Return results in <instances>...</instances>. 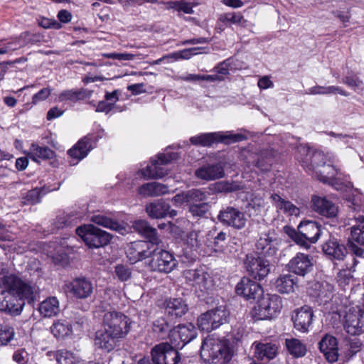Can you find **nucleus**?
Returning <instances> with one entry per match:
<instances>
[{"label":"nucleus","mask_w":364,"mask_h":364,"mask_svg":"<svg viewBox=\"0 0 364 364\" xmlns=\"http://www.w3.org/2000/svg\"><path fill=\"white\" fill-rule=\"evenodd\" d=\"M19 298L33 300V288L0 266V311L18 315L22 311Z\"/></svg>","instance_id":"f257e3e1"},{"label":"nucleus","mask_w":364,"mask_h":364,"mask_svg":"<svg viewBox=\"0 0 364 364\" xmlns=\"http://www.w3.org/2000/svg\"><path fill=\"white\" fill-rule=\"evenodd\" d=\"M333 154H325L321 151L313 150L306 146H300L297 149L296 159L304 168L314 176L328 162L329 156Z\"/></svg>","instance_id":"f03ea898"},{"label":"nucleus","mask_w":364,"mask_h":364,"mask_svg":"<svg viewBox=\"0 0 364 364\" xmlns=\"http://www.w3.org/2000/svg\"><path fill=\"white\" fill-rule=\"evenodd\" d=\"M282 308V302L277 294L262 295L252 311V316L257 320H270L277 317Z\"/></svg>","instance_id":"7ed1b4c3"},{"label":"nucleus","mask_w":364,"mask_h":364,"mask_svg":"<svg viewBox=\"0 0 364 364\" xmlns=\"http://www.w3.org/2000/svg\"><path fill=\"white\" fill-rule=\"evenodd\" d=\"M76 234L90 248H99L109 243L112 235L93 225L88 224L78 227Z\"/></svg>","instance_id":"20e7f679"},{"label":"nucleus","mask_w":364,"mask_h":364,"mask_svg":"<svg viewBox=\"0 0 364 364\" xmlns=\"http://www.w3.org/2000/svg\"><path fill=\"white\" fill-rule=\"evenodd\" d=\"M104 328L118 339L124 338L130 331V319L118 311H107L103 315Z\"/></svg>","instance_id":"39448f33"},{"label":"nucleus","mask_w":364,"mask_h":364,"mask_svg":"<svg viewBox=\"0 0 364 364\" xmlns=\"http://www.w3.org/2000/svg\"><path fill=\"white\" fill-rule=\"evenodd\" d=\"M355 220L360 224L350 227V235L348 241V248L353 257L354 264L359 263L358 259H364V215L355 216Z\"/></svg>","instance_id":"423d86ee"},{"label":"nucleus","mask_w":364,"mask_h":364,"mask_svg":"<svg viewBox=\"0 0 364 364\" xmlns=\"http://www.w3.org/2000/svg\"><path fill=\"white\" fill-rule=\"evenodd\" d=\"M228 311L225 306H220L206 311L198 318V328L203 331L210 332L228 321Z\"/></svg>","instance_id":"0eeeda50"},{"label":"nucleus","mask_w":364,"mask_h":364,"mask_svg":"<svg viewBox=\"0 0 364 364\" xmlns=\"http://www.w3.org/2000/svg\"><path fill=\"white\" fill-rule=\"evenodd\" d=\"M151 259L149 262V267L153 271L169 273L172 272L178 264L174 256L166 250L159 249L154 245L152 249Z\"/></svg>","instance_id":"6e6552de"},{"label":"nucleus","mask_w":364,"mask_h":364,"mask_svg":"<svg viewBox=\"0 0 364 364\" xmlns=\"http://www.w3.org/2000/svg\"><path fill=\"white\" fill-rule=\"evenodd\" d=\"M177 159L178 154L176 153L160 154L156 159L151 160V165H148L145 168L139 170L138 174L146 179L162 178L167 174V171L161 167V166Z\"/></svg>","instance_id":"1a4fd4ad"},{"label":"nucleus","mask_w":364,"mask_h":364,"mask_svg":"<svg viewBox=\"0 0 364 364\" xmlns=\"http://www.w3.org/2000/svg\"><path fill=\"white\" fill-rule=\"evenodd\" d=\"M183 274L186 283L194 287L196 291H200L204 294L208 293L214 287L212 277L203 270L186 269Z\"/></svg>","instance_id":"9d476101"},{"label":"nucleus","mask_w":364,"mask_h":364,"mask_svg":"<svg viewBox=\"0 0 364 364\" xmlns=\"http://www.w3.org/2000/svg\"><path fill=\"white\" fill-rule=\"evenodd\" d=\"M343 326L346 332L352 336L360 335L364 332V304L363 306H356L347 311Z\"/></svg>","instance_id":"9b49d317"},{"label":"nucleus","mask_w":364,"mask_h":364,"mask_svg":"<svg viewBox=\"0 0 364 364\" xmlns=\"http://www.w3.org/2000/svg\"><path fill=\"white\" fill-rule=\"evenodd\" d=\"M176 347L168 343H161L151 350L152 360L155 364H178L181 360Z\"/></svg>","instance_id":"f8f14e48"},{"label":"nucleus","mask_w":364,"mask_h":364,"mask_svg":"<svg viewBox=\"0 0 364 364\" xmlns=\"http://www.w3.org/2000/svg\"><path fill=\"white\" fill-rule=\"evenodd\" d=\"M218 219L223 225L237 230L244 228L247 222L245 213L232 206H227L220 210Z\"/></svg>","instance_id":"ddd939ff"},{"label":"nucleus","mask_w":364,"mask_h":364,"mask_svg":"<svg viewBox=\"0 0 364 364\" xmlns=\"http://www.w3.org/2000/svg\"><path fill=\"white\" fill-rule=\"evenodd\" d=\"M244 264L247 272L255 279H263L270 271L269 262L254 254L247 255Z\"/></svg>","instance_id":"4468645a"},{"label":"nucleus","mask_w":364,"mask_h":364,"mask_svg":"<svg viewBox=\"0 0 364 364\" xmlns=\"http://www.w3.org/2000/svg\"><path fill=\"white\" fill-rule=\"evenodd\" d=\"M197 336L196 327L191 323L178 325L170 333V340L176 348H182Z\"/></svg>","instance_id":"2eb2a0df"},{"label":"nucleus","mask_w":364,"mask_h":364,"mask_svg":"<svg viewBox=\"0 0 364 364\" xmlns=\"http://www.w3.org/2000/svg\"><path fill=\"white\" fill-rule=\"evenodd\" d=\"M224 350V344L218 339L207 338L203 342L200 357L205 362L214 363L222 356Z\"/></svg>","instance_id":"dca6fc26"},{"label":"nucleus","mask_w":364,"mask_h":364,"mask_svg":"<svg viewBox=\"0 0 364 364\" xmlns=\"http://www.w3.org/2000/svg\"><path fill=\"white\" fill-rule=\"evenodd\" d=\"M66 287L74 297L81 299L90 296L94 289L92 281L83 277L75 278Z\"/></svg>","instance_id":"f3484780"},{"label":"nucleus","mask_w":364,"mask_h":364,"mask_svg":"<svg viewBox=\"0 0 364 364\" xmlns=\"http://www.w3.org/2000/svg\"><path fill=\"white\" fill-rule=\"evenodd\" d=\"M155 244L146 241H135L131 242L127 250V255L132 263L142 260L151 255Z\"/></svg>","instance_id":"a211bd4d"},{"label":"nucleus","mask_w":364,"mask_h":364,"mask_svg":"<svg viewBox=\"0 0 364 364\" xmlns=\"http://www.w3.org/2000/svg\"><path fill=\"white\" fill-rule=\"evenodd\" d=\"M337 161L334 155L329 156L327 164H324L314 176L325 183L341 179L342 173L336 164Z\"/></svg>","instance_id":"6ab92c4d"},{"label":"nucleus","mask_w":364,"mask_h":364,"mask_svg":"<svg viewBox=\"0 0 364 364\" xmlns=\"http://www.w3.org/2000/svg\"><path fill=\"white\" fill-rule=\"evenodd\" d=\"M235 291L247 299H259L264 293L260 284L247 277H242L235 287Z\"/></svg>","instance_id":"aec40b11"},{"label":"nucleus","mask_w":364,"mask_h":364,"mask_svg":"<svg viewBox=\"0 0 364 364\" xmlns=\"http://www.w3.org/2000/svg\"><path fill=\"white\" fill-rule=\"evenodd\" d=\"M146 211L150 218L156 219L167 216L174 218L177 215V211L171 209L170 204L163 199L154 200L146 205Z\"/></svg>","instance_id":"412c9836"},{"label":"nucleus","mask_w":364,"mask_h":364,"mask_svg":"<svg viewBox=\"0 0 364 364\" xmlns=\"http://www.w3.org/2000/svg\"><path fill=\"white\" fill-rule=\"evenodd\" d=\"M278 241L274 237L273 234L264 232L259 234L257 240L255 247L257 252L264 256H273L277 252Z\"/></svg>","instance_id":"4be33fe9"},{"label":"nucleus","mask_w":364,"mask_h":364,"mask_svg":"<svg viewBox=\"0 0 364 364\" xmlns=\"http://www.w3.org/2000/svg\"><path fill=\"white\" fill-rule=\"evenodd\" d=\"M288 266L291 272L304 276L312 269L313 258L310 255L299 252L289 261Z\"/></svg>","instance_id":"5701e85b"},{"label":"nucleus","mask_w":364,"mask_h":364,"mask_svg":"<svg viewBox=\"0 0 364 364\" xmlns=\"http://www.w3.org/2000/svg\"><path fill=\"white\" fill-rule=\"evenodd\" d=\"M313 311L309 306H304L294 311L292 316L294 328L301 332H306L312 323Z\"/></svg>","instance_id":"b1692460"},{"label":"nucleus","mask_w":364,"mask_h":364,"mask_svg":"<svg viewBox=\"0 0 364 364\" xmlns=\"http://www.w3.org/2000/svg\"><path fill=\"white\" fill-rule=\"evenodd\" d=\"M298 230L302 236V240L309 243H315L319 239L321 233V226L316 221L301 222L298 226Z\"/></svg>","instance_id":"393cba45"},{"label":"nucleus","mask_w":364,"mask_h":364,"mask_svg":"<svg viewBox=\"0 0 364 364\" xmlns=\"http://www.w3.org/2000/svg\"><path fill=\"white\" fill-rule=\"evenodd\" d=\"M313 209L319 215L326 218H334L338 214V207L325 197L313 196Z\"/></svg>","instance_id":"a878e982"},{"label":"nucleus","mask_w":364,"mask_h":364,"mask_svg":"<svg viewBox=\"0 0 364 364\" xmlns=\"http://www.w3.org/2000/svg\"><path fill=\"white\" fill-rule=\"evenodd\" d=\"M93 149V136L87 135L77 141V143L68 150V153L71 158L76 160V163L84 159Z\"/></svg>","instance_id":"bb28decb"},{"label":"nucleus","mask_w":364,"mask_h":364,"mask_svg":"<svg viewBox=\"0 0 364 364\" xmlns=\"http://www.w3.org/2000/svg\"><path fill=\"white\" fill-rule=\"evenodd\" d=\"M165 313L171 318H181L188 310V304L182 298H170L164 303Z\"/></svg>","instance_id":"cd10ccee"},{"label":"nucleus","mask_w":364,"mask_h":364,"mask_svg":"<svg viewBox=\"0 0 364 364\" xmlns=\"http://www.w3.org/2000/svg\"><path fill=\"white\" fill-rule=\"evenodd\" d=\"M119 341V339L104 328L95 333L94 345L99 349L110 352L117 346Z\"/></svg>","instance_id":"c85d7f7f"},{"label":"nucleus","mask_w":364,"mask_h":364,"mask_svg":"<svg viewBox=\"0 0 364 364\" xmlns=\"http://www.w3.org/2000/svg\"><path fill=\"white\" fill-rule=\"evenodd\" d=\"M225 171L220 164H213L203 165L195 171V176L201 180L213 181L223 178Z\"/></svg>","instance_id":"c756f323"},{"label":"nucleus","mask_w":364,"mask_h":364,"mask_svg":"<svg viewBox=\"0 0 364 364\" xmlns=\"http://www.w3.org/2000/svg\"><path fill=\"white\" fill-rule=\"evenodd\" d=\"M255 356L258 360L267 359L272 363L277 361L274 360L278 353V346L272 343L255 342L253 343ZM272 363V362L270 363Z\"/></svg>","instance_id":"7c9ffc66"},{"label":"nucleus","mask_w":364,"mask_h":364,"mask_svg":"<svg viewBox=\"0 0 364 364\" xmlns=\"http://www.w3.org/2000/svg\"><path fill=\"white\" fill-rule=\"evenodd\" d=\"M320 350L328 362L333 363L338 360V343L335 337L325 336L318 343Z\"/></svg>","instance_id":"2f4dec72"},{"label":"nucleus","mask_w":364,"mask_h":364,"mask_svg":"<svg viewBox=\"0 0 364 364\" xmlns=\"http://www.w3.org/2000/svg\"><path fill=\"white\" fill-rule=\"evenodd\" d=\"M322 250L326 255L337 260L343 259L347 254L346 247L340 244L336 238H330L325 242L322 245Z\"/></svg>","instance_id":"473e14b6"},{"label":"nucleus","mask_w":364,"mask_h":364,"mask_svg":"<svg viewBox=\"0 0 364 364\" xmlns=\"http://www.w3.org/2000/svg\"><path fill=\"white\" fill-rule=\"evenodd\" d=\"M133 228L136 232L148 239V242L155 245H159L161 242L156 230L151 227L146 221L142 220H136L134 222Z\"/></svg>","instance_id":"72a5a7b5"},{"label":"nucleus","mask_w":364,"mask_h":364,"mask_svg":"<svg viewBox=\"0 0 364 364\" xmlns=\"http://www.w3.org/2000/svg\"><path fill=\"white\" fill-rule=\"evenodd\" d=\"M38 311L44 318H50L58 315L60 311L58 299L55 296L46 298L39 304Z\"/></svg>","instance_id":"f704fd0d"},{"label":"nucleus","mask_w":364,"mask_h":364,"mask_svg":"<svg viewBox=\"0 0 364 364\" xmlns=\"http://www.w3.org/2000/svg\"><path fill=\"white\" fill-rule=\"evenodd\" d=\"M139 195L144 197H154L169 193L168 187L158 182L147 183L138 189Z\"/></svg>","instance_id":"c9c22d12"},{"label":"nucleus","mask_w":364,"mask_h":364,"mask_svg":"<svg viewBox=\"0 0 364 364\" xmlns=\"http://www.w3.org/2000/svg\"><path fill=\"white\" fill-rule=\"evenodd\" d=\"M92 94V91L87 89H72L62 92L58 96L60 102L70 101L75 102L78 100H82L90 98Z\"/></svg>","instance_id":"e433bc0d"},{"label":"nucleus","mask_w":364,"mask_h":364,"mask_svg":"<svg viewBox=\"0 0 364 364\" xmlns=\"http://www.w3.org/2000/svg\"><path fill=\"white\" fill-rule=\"evenodd\" d=\"M272 204L277 209L282 210L289 215L299 216L300 210L290 201L283 199L280 196L274 193L270 197Z\"/></svg>","instance_id":"4c0bfd02"},{"label":"nucleus","mask_w":364,"mask_h":364,"mask_svg":"<svg viewBox=\"0 0 364 364\" xmlns=\"http://www.w3.org/2000/svg\"><path fill=\"white\" fill-rule=\"evenodd\" d=\"M221 134L219 132L203 133L191 136L190 141L196 146H210L215 142L223 141Z\"/></svg>","instance_id":"58836bf2"},{"label":"nucleus","mask_w":364,"mask_h":364,"mask_svg":"<svg viewBox=\"0 0 364 364\" xmlns=\"http://www.w3.org/2000/svg\"><path fill=\"white\" fill-rule=\"evenodd\" d=\"M90 220L97 225L117 232L124 230L122 225L103 214L94 213L90 216Z\"/></svg>","instance_id":"ea45409f"},{"label":"nucleus","mask_w":364,"mask_h":364,"mask_svg":"<svg viewBox=\"0 0 364 364\" xmlns=\"http://www.w3.org/2000/svg\"><path fill=\"white\" fill-rule=\"evenodd\" d=\"M28 156L38 162L39 159H52L54 156V151L47 146L32 144L28 152Z\"/></svg>","instance_id":"a19ab883"},{"label":"nucleus","mask_w":364,"mask_h":364,"mask_svg":"<svg viewBox=\"0 0 364 364\" xmlns=\"http://www.w3.org/2000/svg\"><path fill=\"white\" fill-rule=\"evenodd\" d=\"M50 330L56 338H65L72 333V326L69 321L60 319L53 323Z\"/></svg>","instance_id":"79ce46f5"},{"label":"nucleus","mask_w":364,"mask_h":364,"mask_svg":"<svg viewBox=\"0 0 364 364\" xmlns=\"http://www.w3.org/2000/svg\"><path fill=\"white\" fill-rule=\"evenodd\" d=\"M296 278L289 274L281 275L275 282L276 289L282 294H289L294 291Z\"/></svg>","instance_id":"37998d69"},{"label":"nucleus","mask_w":364,"mask_h":364,"mask_svg":"<svg viewBox=\"0 0 364 364\" xmlns=\"http://www.w3.org/2000/svg\"><path fill=\"white\" fill-rule=\"evenodd\" d=\"M285 346L288 352L294 358L303 357L306 353L305 344L297 338H287Z\"/></svg>","instance_id":"c03bdc74"},{"label":"nucleus","mask_w":364,"mask_h":364,"mask_svg":"<svg viewBox=\"0 0 364 364\" xmlns=\"http://www.w3.org/2000/svg\"><path fill=\"white\" fill-rule=\"evenodd\" d=\"M219 21L224 23L237 24L245 26L247 20H245L240 13L230 12L223 14L219 17Z\"/></svg>","instance_id":"a18cd8bd"},{"label":"nucleus","mask_w":364,"mask_h":364,"mask_svg":"<svg viewBox=\"0 0 364 364\" xmlns=\"http://www.w3.org/2000/svg\"><path fill=\"white\" fill-rule=\"evenodd\" d=\"M203 237L200 233L192 231L188 233L186 239V244L194 251L200 252L203 245Z\"/></svg>","instance_id":"49530a36"},{"label":"nucleus","mask_w":364,"mask_h":364,"mask_svg":"<svg viewBox=\"0 0 364 364\" xmlns=\"http://www.w3.org/2000/svg\"><path fill=\"white\" fill-rule=\"evenodd\" d=\"M58 364H78L79 360L73 353L68 350H58L56 355Z\"/></svg>","instance_id":"de8ad7c7"},{"label":"nucleus","mask_w":364,"mask_h":364,"mask_svg":"<svg viewBox=\"0 0 364 364\" xmlns=\"http://www.w3.org/2000/svg\"><path fill=\"white\" fill-rule=\"evenodd\" d=\"M14 329L12 327L0 324V346H6L14 337Z\"/></svg>","instance_id":"09e8293b"},{"label":"nucleus","mask_w":364,"mask_h":364,"mask_svg":"<svg viewBox=\"0 0 364 364\" xmlns=\"http://www.w3.org/2000/svg\"><path fill=\"white\" fill-rule=\"evenodd\" d=\"M284 230L285 233H287L297 245L305 249H309L310 247V245H309L306 240H302V236H301L299 231L296 232L295 229L289 226H285Z\"/></svg>","instance_id":"8fccbe9b"},{"label":"nucleus","mask_w":364,"mask_h":364,"mask_svg":"<svg viewBox=\"0 0 364 364\" xmlns=\"http://www.w3.org/2000/svg\"><path fill=\"white\" fill-rule=\"evenodd\" d=\"M114 273L117 279L121 282H126L132 277V268L126 264H117L115 267Z\"/></svg>","instance_id":"3c124183"},{"label":"nucleus","mask_w":364,"mask_h":364,"mask_svg":"<svg viewBox=\"0 0 364 364\" xmlns=\"http://www.w3.org/2000/svg\"><path fill=\"white\" fill-rule=\"evenodd\" d=\"M77 218L68 214H62L57 217L55 221V227L61 229L77 223Z\"/></svg>","instance_id":"603ef678"},{"label":"nucleus","mask_w":364,"mask_h":364,"mask_svg":"<svg viewBox=\"0 0 364 364\" xmlns=\"http://www.w3.org/2000/svg\"><path fill=\"white\" fill-rule=\"evenodd\" d=\"M169 323L163 316L157 318L153 322L152 329L159 334H166L169 331Z\"/></svg>","instance_id":"864d4df0"},{"label":"nucleus","mask_w":364,"mask_h":364,"mask_svg":"<svg viewBox=\"0 0 364 364\" xmlns=\"http://www.w3.org/2000/svg\"><path fill=\"white\" fill-rule=\"evenodd\" d=\"M188 203L196 204L207 199V196L205 191L200 189H191L187 191Z\"/></svg>","instance_id":"5fc2aeb1"},{"label":"nucleus","mask_w":364,"mask_h":364,"mask_svg":"<svg viewBox=\"0 0 364 364\" xmlns=\"http://www.w3.org/2000/svg\"><path fill=\"white\" fill-rule=\"evenodd\" d=\"M197 48L183 49L182 50L172 53L168 54L170 59H173V60H178L180 59L188 60L191 58V56L197 54L196 50Z\"/></svg>","instance_id":"6e6d98bb"},{"label":"nucleus","mask_w":364,"mask_h":364,"mask_svg":"<svg viewBox=\"0 0 364 364\" xmlns=\"http://www.w3.org/2000/svg\"><path fill=\"white\" fill-rule=\"evenodd\" d=\"M209 205L207 203H200L198 204H191L189 210L193 216H204L208 211Z\"/></svg>","instance_id":"4d7b16f0"},{"label":"nucleus","mask_w":364,"mask_h":364,"mask_svg":"<svg viewBox=\"0 0 364 364\" xmlns=\"http://www.w3.org/2000/svg\"><path fill=\"white\" fill-rule=\"evenodd\" d=\"M30 355L26 348H18L14 351L12 359L18 364H26L29 361Z\"/></svg>","instance_id":"13d9d810"},{"label":"nucleus","mask_w":364,"mask_h":364,"mask_svg":"<svg viewBox=\"0 0 364 364\" xmlns=\"http://www.w3.org/2000/svg\"><path fill=\"white\" fill-rule=\"evenodd\" d=\"M343 83L353 88L354 90L360 89L363 85V82L356 75H346L342 80Z\"/></svg>","instance_id":"bf43d9fd"},{"label":"nucleus","mask_w":364,"mask_h":364,"mask_svg":"<svg viewBox=\"0 0 364 364\" xmlns=\"http://www.w3.org/2000/svg\"><path fill=\"white\" fill-rule=\"evenodd\" d=\"M170 8L178 11H183L185 14H193V8L191 4L183 1H173L170 4Z\"/></svg>","instance_id":"052dcab7"},{"label":"nucleus","mask_w":364,"mask_h":364,"mask_svg":"<svg viewBox=\"0 0 364 364\" xmlns=\"http://www.w3.org/2000/svg\"><path fill=\"white\" fill-rule=\"evenodd\" d=\"M38 24L40 26H41L43 28H54V29H60L62 28V25L60 23L57 21L56 20L53 18H41L39 21Z\"/></svg>","instance_id":"680f3d73"},{"label":"nucleus","mask_w":364,"mask_h":364,"mask_svg":"<svg viewBox=\"0 0 364 364\" xmlns=\"http://www.w3.org/2000/svg\"><path fill=\"white\" fill-rule=\"evenodd\" d=\"M26 200L31 204L37 203L41 199V190L39 188H34L29 191L26 196Z\"/></svg>","instance_id":"e2e57ef3"},{"label":"nucleus","mask_w":364,"mask_h":364,"mask_svg":"<svg viewBox=\"0 0 364 364\" xmlns=\"http://www.w3.org/2000/svg\"><path fill=\"white\" fill-rule=\"evenodd\" d=\"M51 93V90L49 87L41 89L38 92L35 94L32 97V102L37 104L40 101L46 100Z\"/></svg>","instance_id":"0e129e2a"},{"label":"nucleus","mask_w":364,"mask_h":364,"mask_svg":"<svg viewBox=\"0 0 364 364\" xmlns=\"http://www.w3.org/2000/svg\"><path fill=\"white\" fill-rule=\"evenodd\" d=\"M333 291V287L331 284L328 283L322 284V289L321 290L318 296L320 297H326L324 302H327L328 299H330L332 296Z\"/></svg>","instance_id":"69168bd1"},{"label":"nucleus","mask_w":364,"mask_h":364,"mask_svg":"<svg viewBox=\"0 0 364 364\" xmlns=\"http://www.w3.org/2000/svg\"><path fill=\"white\" fill-rule=\"evenodd\" d=\"M59 23H68L71 21L73 16L72 14L65 9H62L58 11L57 15Z\"/></svg>","instance_id":"338daca9"},{"label":"nucleus","mask_w":364,"mask_h":364,"mask_svg":"<svg viewBox=\"0 0 364 364\" xmlns=\"http://www.w3.org/2000/svg\"><path fill=\"white\" fill-rule=\"evenodd\" d=\"M257 85L260 89H268L274 87L273 82L270 80L268 76H263L258 80Z\"/></svg>","instance_id":"774afa93"}]
</instances>
